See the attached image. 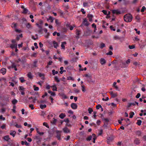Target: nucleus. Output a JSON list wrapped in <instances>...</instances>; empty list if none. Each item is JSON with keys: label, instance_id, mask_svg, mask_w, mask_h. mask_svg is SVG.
<instances>
[{"label": "nucleus", "instance_id": "nucleus-1", "mask_svg": "<svg viewBox=\"0 0 146 146\" xmlns=\"http://www.w3.org/2000/svg\"><path fill=\"white\" fill-rule=\"evenodd\" d=\"M132 16L130 14H127L124 16V19L125 21L130 22L132 20Z\"/></svg>", "mask_w": 146, "mask_h": 146}, {"label": "nucleus", "instance_id": "nucleus-2", "mask_svg": "<svg viewBox=\"0 0 146 146\" xmlns=\"http://www.w3.org/2000/svg\"><path fill=\"white\" fill-rule=\"evenodd\" d=\"M84 76L87 78V80L88 82L94 84L95 81L92 80V77L91 75L86 74L83 76V77Z\"/></svg>", "mask_w": 146, "mask_h": 146}, {"label": "nucleus", "instance_id": "nucleus-3", "mask_svg": "<svg viewBox=\"0 0 146 146\" xmlns=\"http://www.w3.org/2000/svg\"><path fill=\"white\" fill-rule=\"evenodd\" d=\"M27 60L24 58H19L18 60H15V62L17 63L21 62L22 64H24L26 62Z\"/></svg>", "mask_w": 146, "mask_h": 146}, {"label": "nucleus", "instance_id": "nucleus-4", "mask_svg": "<svg viewBox=\"0 0 146 146\" xmlns=\"http://www.w3.org/2000/svg\"><path fill=\"white\" fill-rule=\"evenodd\" d=\"M112 13L113 14H115L117 15H118L121 14V12L118 9H113L111 10Z\"/></svg>", "mask_w": 146, "mask_h": 146}, {"label": "nucleus", "instance_id": "nucleus-5", "mask_svg": "<svg viewBox=\"0 0 146 146\" xmlns=\"http://www.w3.org/2000/svg\"><path fill=\"white\" fill-rule=\"evenodd\" d=\"M19 90L21 92V94L22 95H24L25 94V93L24 92L25 88L22 86H20L19 87Z\"/></svg>", "mask_w": 146, "mask_h": 146}, {"label": "nucleus", "instance_id": "nucleus-6", "mask_svg": "<svg viewBox=\"0 0 146 146\" xmlns=\"http://www.w3.org/2000/svg\"><path fill=\"white\" fill-rule=\"evenodd\" d=\"M103 120L104 121L105 123L104 125V126L107 127V125L108 122L109 121V119L107 118H104Z\"/></svg>", "mask_w": 146, "mask_h": 146}, {"label": "nucleus", "instance_id": "nucleus-7", "mask_svg": "<svg viewBox=\"0 0 146 146\" xmlns=\"http://www.w3.org/2000/svg\"><path fill=\"white\" fill-rule=\"evenodd\" d=\"M71 107L74 110L76 109L77 108V105L75 103H72L71 105Z\"/></svg>", "mask_w": 146, "mask_h": 146}, {"label": "nucleus", "instance_id": "nucleus-8", "mask_svg": "<svg viewBox=\"0 0 146 146\" xmlns=\"http://www.w3.org/2000/svg\"><path fill=\"white\" fill-rule=\"evenodd\" d=\"M84 21L82 22L84 23V25L85 26H88L89 25V23H88V22L87 21V19L86 18H84Z\"/></svg>", "mask_w": 146, "mask_h": 146}, {"label": "nucleus", "instance_id": "nucleus-9", "mask_svg": "<svg viewBox=\"0 0 146 146\" xmlns=\"http://www.w3.org/2000/svg\"><path fill=\"white\" fill-rule=\"evenodd\" d=\"M21 8L23 9V11L22 12L23 13L26 14L27 13L28 11V10L26 8H25L23 5H21Z\"/></svg>", "mask_w": 146, "mask_h": 146}, {"label": "nucleus", "instance_id": "nucleus-10", "mask_svg": "<svg viewBox=\"0 0 146 146\" xmlns=\"http://www.w3.org/2000/svg\"><path fill=\"white\" fill-rule=\"evenodd\" d=\"M87 17L89 19V21H92V18L93 17V16L90 14H88L87 15Z\"/></svg>", "mask_w": 146, "mask_h": 146}, {"label": "nucleus", "instance_id": "nucleus-11", "mask_svg": "<svg viewBox=\"0 0 146 146\" xmlns=\"http://www.w3.org/2000/svg\"><path fill=\"white\" fill-rule=\"evenodd\" d=\"M6 68H3L1 69L0 70V72L3 75L5 74L6 72Z\"/></svg>", "mask_w": 146, "mask_h": 146}, {"label": "nucleus", "instance_id": "nucleus-12", "mask_svg": "<svg viewBox=\"0 0 146 146\" xmlns=\"http://www.w3.org/2000/svg\"><path fill=\"white\" fill-rule=\"evenodd\" d=\"M63 130L64 132L65 133H67L70 132V130L67 127H65L63 129Z\"/></svg>", "mask_w": 146, "mask_h": 146}, {"label": "nucleus", "instance_id": "nucleus-13", "mask_svg": "<svg viewBox=\"0 0 146 146\" xmlns=\"http://www.w3.org/2000/svg\"><path fill=\"white\" fill-rule=\"evenodd\" d=\"M110 94L111 96V97L113 98L117 96V93H114L113 91L110 92Z\"/></svg>", "mask_w": 146, "mask_h": 146}, {"label": "nucleus", "instance_id": "nucleus-14", "mask_svg": "<svg viewBox=\"0 0 146 146\" xmlns=\"http://www.w3.org/2000/svg\"><path fill=\"white\" fill-rule=\"evenodd\" d=\"M80 31L79 30H77V31L76 33L77 36H76V38L77 39H78L79 38V35L80 34Z\"/></svg>", "mask_w": 146, "mask_h": 146}, {"label": "nucleus", "instance_id": "nucleus-15", "mask_svg": "<svg viewBox=\"0 0 146 146\" xmlns=\"http://www.w3.org/2000/svg\"><path fill=\"white\" fill-rule=\"evenodd\" d=\"M100 62L101 64L103 65L106 63V61L103 58H101L100 60Z\"/></svg>", "mask_w": 146, "mask_h": 146}, {"label": "nucleus", "instance_id": "nucleus-16", "mask_svg": "<svg viewBox=\"0 0 146 146\" xmlns=\"http://www.w3.org/2000/svg\"><path fill=\"white\" fill-rule=\"evenodd\" d=\"M3 139L4 140L7 141H8L10 139V138L9 137V135L5 136L4 137Z\"/></svg>", "mask_w": 146, "mask_h": 146}, {"label": "nucleus", "instance_id": "nucleus-17", "mask_svg": "<svg viewBox=\"0 0 146 146\" xmlns=\"http://www.w3.org/2000/svg\"><path fill=\"white\" fill-rule=\"evenodd\" d=\"M134 143L136 145H138L140 143V140L138 139H136L134 141Z\"/></svg>", "mask_w": 146, "mask_h": 146}, {"label": "nucleus", "instance_id": "nucleus-18", "mask_svg": "<svg viewBox=\"0 0 146 146\" xmlns=\"http://www.w3.org/2000/svg\"><path fill=\"white\" fill-rule=\"evenodd\" d=\"M52 43L54 45V46L55 48H57V47L58 46V43L55 41H53Z\"/></svg>", "mask_w": 146, "mask_h": 146}, {"label": "nucleus", "instance_id": "nucleus-19", "mask_svg": "<svg viewBox=\"0 0 146 146\" xmlns=\"http://www.w3.org/2000/svg\"><path fill=\"white\" fill-rule=\"evenodd\" d=\"M66 116V115L65 114L62 113H61L59 115V117L61 119H63Z\"/></svg>", "mask_w": 146, "mask_h": 146}, {"label": "nucleus", "instance_id": "nucleus-20", "mask_svg": "<svg viewBox=\"0 0 146 146\" xmlns=\"http://www.w3.org/2000/svg\"><path fill=\"white\" fill-rule=\"evenodd\" d=\"M120 65L121 68H125L127 66L126 63L125 62H122Z\"/></svg>", "mask_w": 146, "mask_h": 146}, {"label": "nucleus", "instance_id": "nucleus-21", "mask_svg": "<svg viewBox=\"0 0 146 146\" xmlns=\"http://www.w3.org/2000/svg\"><path fill=\"white\" fill-rule=\"evenodd\" d=\"M83 6L84 7H89V3L88 2H84L83 3Z\"/></svg>", "mask_w": 146, "mask_h": 146}, {"label": "nucleus", "instance_id": "nucleus-22", "mask_svg": "<svg viewBox=\"0 0 146 146\" xmlns=\"http://www.w3.org/2000/svg\"><path fill=\"white\" fill-rule=\"evenodd\" d=\"M66 44V42H62L61 46L62 48H63L64 49H65V46H64V45Z\"/></svg>", "mask_w": 146, "mask_h": 146}, {"label": "nucleus", "instance_id": "nucleus-23", "mask_svg": "<svg viewBox=\"0 0 146 146\" xmlns=\"http://www.w3.org/2000/svg\"><path fill=\"white\" fill-rule=\"evenodd\" d=\"M11 132L10 133V135H12L13 137H15V135L16 132L15 131H11Z\"/></svg>", "mask_w": 146, "mask_h": 146}, {"label": "nucleus", "instance_id": "nucleus-24", "mask_svg": "<svg viewBox=\"0 0 146 146\" xmlns=\"http://www.w3.org/2000/svg\"><path fill=\"white\" fill-rule=\"evenodd\" d=\"M60 73L61 74H62L63 72H66V70H63V67H61L60 68Z\"/></svg>", "mask_w": 146, "mask_h": 146}, {"label": "nucleus", "instance_id": "nucleus-25", "mask_svg": "<svg viewBox=\"0 0 146 146\" xmlns=\"http://www.w3.org/2000/svg\"><path fill=\"white\" fill-rule=\"evenodd\" d=\"M23 37V35L22 34H21L17 36L16 37V39L17 40H19L20 38H22Z\"/></svg>", "mask_w": 146, "mask_h": 146}, {"label": "nucleus", "instance_id": "nucleus-26", "mask_svg": "<svg viewBox=\"0 0 146 146\" xmlns=\"http://www.w3.org/2000/svg\"><path fill=\"white\" fill-rule=\"evenodd\" d=\"M51 87L53 88L52 90L53 91H57V87L55 84L54 85L52 86H51Z\"/></svg>", "mask_w": 146, "mask_h": 146}, {"label": "nucleus", "instance_id": "nucleus-27", "mask_svg": "<svg viewBox=\"0 0 146 146\" xmlns=\"http://www.w3.org/2000/svg\"><path fill=\"white\" fill-rule=\"evenodd\" d=\"M27 76L28 78L30 79H32L33 78V77L32 75V74L30 72H29L27 74Z\"/></svg>", "mask_w": 146, "mask_h": 146}, {"label": "nucleus", "instance_id": "nucleus-28", "mask_svg": "<svg viewBox=\"0 0 146 146\" xmlns=\"http://www.w3.org/2000/svg\"><path fill=\"white\" fill-rule=\"evenodd\" d=\"M19 79L20 80L21 82L22 83H23L26 81L24 79V78L23 77H21Z\"/></svg>", "mask_w": 146, "mask_h": 146}, {"label": "nucleus", "instance_id": "nucleus-29", "mask_svg": "<svg viewBox=\"0 0 146 146\" xmlns=\"http://www.w3.org/2000/svg\"><path fill=\"white\" fill-rule=\"evenodd\" d=\"M48 93L50 94L52 96H55L56 95V94L55 92H52L51 91H49Z\"/></svg>", "mask_w": 146, "mask_h": 146}, {"label": "nucleus", "instance_id": "nucleus-30", "mask_svg": "<svg viewBox=\"0 0 146 146\" xmlns=\"http://www.w3.org/2000/svg\"><path fill=\"white\" fill-rule=\"evenodd\" d=\"M40 108L41 109H43L44 108H45L46 107V106L45 104L43 105V104H40Z\"/></svg>", "mask_w": 146, "mask_h": 146}, {"label": "nucleus", "instance_id": "nucleus-31", "mask_svg": "<svg viewBox=\"0 0 146 146\" xmlns=\"http://www.w3.org/2000/svg\"><path fill=\"white\" fill-rule=\"evenodd\" d=\"M38 75L40 77H41L42 76H43L42 78V79H43V80L44 79V74H42L40 73H38Z\"/></svg>", "mask_w": 146, "mask_h": 146}, {"label": "nucleus", "instance_id": "nucleus-32", "mask_svg": "<svg viewBox=\"0 0 146 146\" xmlns=\"http://www.w3.org/2000/svg\"><path fill=\"white\" fill-rule=\"evenodd\" d=\"M21 144L22 145H24V144H25L27 146L28 145H29V143H28L26 141H21Z\"/></svg>", "mask_w": 146, "mask_h": 146}, {"label": "nucleus", "instance_id": "nucleus-33", "mask_svg": "<svg viewBox=\"0 0 146 146\" xmlns=\"http://www.w3.org/2000/svg\"><path fill=\"white\" fill-rule=\"evenodd\" d=\"M26 27L28 29L31 28V24L29 23H28L26 24Z\"/></svg>", "mask_w": 146, "mask_h": 146}, {"label": "nucleus", "instance_id": "nucleus-34", "mask_svg": "<svg viewBox=\"0 0 146 146\" xmlns=\"http://www.w3.org/2000/svg\"><path fill=\"white\" fill-rule=\"evenodd\" d=\"M17 47V44H11L10 46V47L12 48H15L16 47Z\"/></svg>", "mask_w": 146, "mask_h": 146}, {"label": "nucleus", "instance_id": "nucleus-35", "mask_svg": "<svg viewBox=\"0 0 146 146\" xmlns=\"http://www.w3.org/2000/svg\"><path fill=\"white\" fill-rule=\"evenodd\" d=\"M35 36H36V38H35L34 36L33 35H32L31 38L32 39H34L35 40H36L38 38V36L36 34L35 35Z\"/></svg>", "mask_w": 146, "mask_h": 146}, {"label": "nucleus", "instance_id": "nucleus-36", "mask_svg": "<svg viewBox=\"0 0 146 146\" xmlns=\"http://www.w3.org/2000/svg\"><path fill=\"white\" fill-rule=\"evenodd\" d=\"M134 114V113L133 112H131L130 113L129 118H132Z\"/></svg>", "mask_w": 146, "mask_h": 146}, {"label": "nucleus", "instance_id": "nucleus-37", "mask_svg": "<svg viewBox=\"0 0 146 146\" xmlns=\"http://www.w3.org/2000/svg\"><path fill=\"white\" fill-rule=\"evenodd\" d=\"M108 143L109 142L111 141H112V138L110 137H109L107 138Z\"/></svg>", "mask_w": 146, "mask_h": 146}, {"label": "nucleus", "instance_id": "nucleus-38", "mask_svg": "<svg viewBox=\"0 0 146 146\" xmlns=\"http://www.w3.org/2000/svg\"><path fill=\"white\" fill-rule=\"evenodd\" d=\"M12 103L14 104H15L17 102H18V101L15 99H14L12 101Z\"/></svg>", "mask_w": 146, "mask_h": 146}, {"label": "nucleus", "instance_id": "nucleus-39", "mask_svg": "<svg viewBox=\"0 0 146 146\" xmlns=\"http://www.w3.org/2000/svg\"><path fill=\"white\" fill-rule=\"evenodd\" d=\"M142 123V121L140 120H138L137 121V122L136 123V124L138 125H141Z\"/></svg>", "mask_w": 146, "mask_h": 146}, {"label": "nucleus", "instance_id": "nucleus-40", "mask_svg": "<svg viewBox=\"0 0 146 146\" xmlns=\"http://www.w3.org/2000/svg\"><path fill=\"white\" fill-rule=\"evenodd\" d=\"M58 71H55V70H52V74L53 75H55V74H57L58 73Z\"/></svg>", "mask_w": 146, "mask_h": 146}, {"label": "nucleus", "instance_id": "nucleus-41", "mask_svg": "<svg viewBox=\"0 0 146 146\" xmlns=\"http://www.w3.org/2000/svg\"><path fill=\"white\" fill-rule=\"evenodd\" d=\"M58 12L60 14V16H62L64 15V13H63V12L61 10L59 9L58 10Z\"/></svg>", "mask_w": 146, "mask_h": 146}, {"label": "nucleus", "instance_id": "nucleus-42", "mask_svg": "<svg viewBox=\"0 0 146 146\" xmlns=\"http://www.w3.org/2000/svg\"><path fill=\"white\" fill-rule=\"evenodd\" d=\"M54 19L51 16H50L48 18V20H50L51 23H52Z\"/></svg>", "mask_w": 146, "mask_h": 146}, {"label": "nucleus", "instance_id": "nucleus-43", "mask_svg": "<svg viewBox=\"0 0 146 146\" xmlns=\"http://www.w3.org/2000/svg\"><path fill=\"white\" fill-rule=\"evenodd\" d=\"M33 87L34 88V90L35 91H38L39 90V88L38 87H36L35 85H34Z\"/></svg>", "mask_w": 146, "mask_h": 146}, {"label": "nucleus", "instance_id": "nucleus-44", "mask_svg": "<svg viewBox=\"0 0 146 146\" xmlns=\"http://www.w3.org/2000/svg\"><path fill=\"white\" fill-rule=\"evenodd\" d=\"M135 19L137 20V22H139L140 20V18L139 16L137 15L135 17Z\"/></svg>", "mask_w": 146, "mask_h": 146}, {"label": "nucleus", "instance_id": "nucleus-45", "mask_svg": "<svg viewBox=\"0 0 146 146\" xmlns=\"http://www.w3.org/2000/svg\"><path fill=\"white\" fill-rule=\"evenodd\" d=\"M92 137L91 135H90L86 139V140L87 141H90L91 140V139L92 138Z\"/></svg>", "mask_w": 146, "mask_h": 146}, {"label": "nucleus", "instance_id": "nucleus-46", "mask_svg": "<svg viewBox=\"0 0 146 146\" xmlns=\"http://www.w3.org/2000/svg\"><path fill=\"white\" fill-rule=\"evenodd\" d=\"M145 10L146 11V8L145 6H143L141 10V12L142 13Z\"/></svg>", "mask_w": 146, "mask_h": 146}, {"label": "nucleus", "instance_id": "nucleus-47", "mask_svg": "<svg viewBox=\"0 0 146 146\" xmlns=\"http://www.w3.org/2000/svg\"><path fill=\"white\" fill-rule=\"evenodd\" d=\"M88 111L89 113L90 114H91L92 113V112L93 111V110L91 108H89L88 110Z\"/></svg>", "mask_w": 146, "mask_h": 146}, {"label": "nucleus", "instance_id": "nucleus-48", "mask_svg": "<svg viewBox=\"0 0 146 146\" xmlns=\"http://www.w3.org/2000/svg\"><path fill=\"white\" fill-rule=\"evenodd\" d=\"M15 31L18 33H20L21 32V31L20 30L18 29L17 28H15Z\"/></svg>", "mask_w": 146, "mask_h": 146}, {"label": "nucleus", "instance_id": "nucleus-49", "mask_svg": "<svg viewBox=\"0 0 146 146\" xmlns=\"http://www.w3.org/2000/svg\"><path fill=\"white\" fill-rule=\"evenodd\" d=\"M105 45L104 43H101V44H100V48H103L105 47Z\"/></svg>", "mask_w": 146, "mask_h": 146}, {"label": "nucleus", "instance_id": "nucleus-50", "mask_svg": "<svg viewBox=\"0 0 146 146\" xmlns=\"http://www.w3.org/2000/svg\"><path fill=\"white\" fill-rule=\"evenodd\" d=\"M43 125L46 126V127L49 128V126L48 125V124L46 122H44L43 123Z\"/></svg>", "mask_w": 146, "mask_h": 146}, {"label": "nucleus", "instance_id": "nucleus-51", "mask_svg": "<svg viewBox=\"0 0 146 146\" xmlns=\"http://www.w3.org/2000/svg\"><path fill=\"white\" fill-rule=\"evenodd\" d=\"M35 139L38 140V141H40L41 139V138L37 136H36L35 137Z\"/></svg>", "mask_w": 146, "mask_h": 146}, {"label": "nucleus", "instance_id": "nucleus-52", "mask_svg": "<svg viewBox=\"0 0 146 146\" xmlns=\"http://www.w3.org/2000/svg\"><path fill=\"white\" fill-rule=\"evenodd\" d=\"M11 63L12 64L11 66L12 68H13L14 67H15L16 66L14 62H11Z\"/></svg>", "mask_w": 146, "mask_h": 146}, {"label": "nucleus", "instance_id": "nucleus-53", "mask_svg": "<svg viewBox=\"0 0 146 146\" xmlns=\"http://www.w3.org/2000/svg\"><path fill=\"white\" fill-rule=\"evenodd\" d=\"M129 47L130 49H133L135 48V46L134 45H129Z\"/></svg>", "mask_w": 146, "mask_h": 146}, {"label": "nucleus", "instance_id": "nucleus-54", "mask_svg": "<svg viewBox=\"0 0 146 146\" xmlns=\"http://www.w3.org/2000/svg\"><path fill=\"white\" fill-rule=\"evenodd\" d=\"M13 28L14 27L15 29L16 28L17 25L16 23H13L12 24V26H11Z\"/></svg>", "mask_w": 146, "mask_h": 146}, {"label": "nucleus", "instance_id": "nucleus-55", "mask_svg": "<svg viewBox=\"0 0 146 146\" xmlns=\"http://www.w3.org/2000/svg\"><path fill=\"white\" fill-rule=\"evenodd\" d=\"M54 80L55 81H56L57 82H60V80L58 79V78L57 76H55L54 77Z\"/></svg>", "mask_w": 146, "mask_h": 146}, {"label": "nucleus", "instance_id": "nucleus-56", "mask_svg": "<svg viewBox=\"0 0 146 146\" xmlns=\"http://www.w3.org/2000/svg\"><path fill=\"white\" fill-rule=\"evenodd\" d=\"M114 38L115 40H118L120 39V38L119 37L117 36H115L114 37Z\"/></svg>", "mask_w": 146, "mask_h": 146}, {"label": "nucleus", "instance_id": "nucleus-57", "mask_svg": "<svg viewBox=\"0 0 146 146\" xmlns=\"http://www.w3.org/2000/svg\"><path fill=\"white\" fill-rule=\"evenodd\" d=\"M16 108V107L14 105L13 107V109H12V111L14 113H15L16 110L15 108Z\"/></svg>", "mask_w": 146, "mask_h": 146}, {"label": "nucleus", "instance_id": "nucleus-58", "mask_svg": "<svg viewBox=\"0 0 146 146\" xmlns=\"http://www.w3.org/2000/svg\"><path fill=\"white\" fill-rule=\"evenodd\" d=\"M56 137L57 138L58 140H60L61 139L60 138V135L57 134V135L56 136Z\"/></svg>", "mask_w": 146, "mask_h": 146}, {"label": "nucleus", "instance_id": "nucleus-59", "mask_svg": "<svg viewBox=\"0 0 146 146\" xmlns=\"http://www.w3.org/2000/svg\"><path fill=\"white\" fill-rule=\"evenodd\" d=\"M136 134L138 136H140L141 134V132L140 131H137L136 132Z\"/></svg>", "mask_w": 146, "mask_h": 146}, {"label": "nucleus", "instance_id": "nucleus-60", "mask_svg": "<svg viewBox=\"0 0 146 146\" xmlns=\"http://www.w3.org/2000/svg\"><path fill=\"white\" fill-rule=\"evenodd\" d=\"M37 62V61H34L33 62V66L35 67H36L37 66L36 64Z\"/></svg>", "mask_w": 146, "mask_h": 146}, {"label": "nucleus", "instance_id": "nucleus-61", "mask_svg": "<svg viewBox=\"0 0 146 146\" xmlns=\"http://www.w3.org/2000/svg\"><path fill=\"white\" fill-rule=\"evenodd\" d=\"M29 108H31V110H33L34 108L33 104H29Z\"/></svg>", "mask_w": 146, "mask_h": 146}, {"label": "nucleus", "instance_id": "nucleus-62", "mask_svg": "<svg viewBox=\"0 0 146 146\" xmlns=\"http://www.w3.org/2000/svg\"><path fill=\"white\" fill-rule=\"evenodd\" d=\"M82 90L83 92H85L86 91V90L85 88V87L84 86L82 85Z\"/></svg>", "mask_w": 146, "mask_h": 146}, {"label": "nucleus", "instance_id": "nucleus-63", "mask_svg": "<svg viewBox=\"0 0 146 146\" xmlns=\"http://www.w3.org/2000/svg\"><path fill=\"white\" fill-rule=\"evenodd\" d=\"M112 54H113V53L111 51H109L107 53H106V54L107 55H112Z\"/></svg>", "mask_w": 146, "mask_h": 146}, {"label": "nucleus", "instance_id": "nucleus-64", "mask_svg": "<svg viewBox=\"0 0 146 146\" xmlns=\"http://www.w3.org/2000/svg\"><path fill=\"white\" fill-rule=\"evenodd\" d=\"M102 133H103V130L101 129V130H100V131L99 132V133L98 134V135L99 136V135H102Z\"/></svg>", "mask_w": 146, "mask_h": 146}]
</instances>
